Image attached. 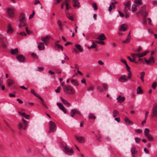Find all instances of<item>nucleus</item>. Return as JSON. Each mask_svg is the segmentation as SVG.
I'll return each mask as SVG.
<instances>
[{
  "label": "nucleus",
  "instance_id": "nucleus-1",
  "mask_svg": "<svg viewBox=\"0 0 157 157\" xmlns=\"http://www.w3.org/2000/svg\"><path fill=\"white\" fill-rule=\"evenodd\" d=\"M63 90L65 93L67 95H72L75 93V90L69 85L64 86Z\"/></svg>",
  "mask_w": 157,
  "mask_h": 157
},
{
  "label": "nucleus",
  "instance_id": "nucleus-2",
  "mask_svg": "<svg viewBox=\"0 0 157 157\" xmlns=\"http://www.w3.org/2000/svg\"><path fill=\"white\" fill-rule=\"evenodd\" d=\"M49 133L54 132L56 130L57 127L54 122L50 121L49 122Z\"/></svg>",
  "mask_w": 157,
  "mask_h": 157
},
{
  "label": "nucleus",
  "instance_id": "nucleus-3",
  "mask_svg": "<svg viewBox=\"0 0 157 157\" xmlns=\"http://www.w3.org/2000/svg\"><path fill=\"white\" fill-rule=\"evenodd\" d=\"M22 121L23 122V123H20L19 124V128L20 130L22 129L24 130H25L26 128L28 123L26 121L24 120L23 118H22Z\"/></svg>",
  "mask_w": 157,
  "mask_h": 157
},
{
  "label": "nucleus",
  "instance_id": "nucleus-4",
  "mask_svg": "<svg viewBox=\"0 0 157 157\" xmlns=\"http://www.w3.org/2000/svg\"><path fill=\"white\" fill-rule=\"evenodd\" d=\"M152 114L151 117L152 118L156 117L157 118V105L153 106L151 109Z\"/></svg>",
  "mask_w": 157,
  "mask_h": 157
},
{
  "label": "nucleus",
  "instance_id": "nucleus-5",
  "mask_svg": "<svg viewBox=\"0 0 157 157\" xmlns=\"http://www.w3.org/2000/svg\"><path fill=\"white\" fill-rule=\"evenodd\" d=\"M8 16L11 18L14 17V9L12 8H8L7 9Z\"/></svg>",
  "mask_w": 157,
  "mask_h": 157
},
{
  "label": "nucleus",
  "instance_id": "nucleus-6",
  "mask_svg": "<svg viewBox=\"0 0 157 157\" xmlns=\"http://www.w3.org/2000/svg\"><path fill=\"white\" fill-rule=\"evenodd\" d=\"M65 152L68 155H71L73 153V152L71 149H70L66 146L64 147Z\"/></svg>",
  "mask_w": 157,
  "mask_h": 157
},
{
  "label": "nucleus",
  "instance_id": "nucleus-7",
  "mask_svg": "<svg viewBox=\"0 0 157 157\" xmlns=\"http://www.w3.org/2000/svg\"><path fill=\"white\" fill-rule=\"evenodd\" d=\"M57 105L58 106L59 109L62 111L64 113H67L66 109L62 103L57 102Z\"/></svg>",
  "mask_w": 157,
  "mask_h": 157
},
{
  "label": "nucleus",
  "instance_id": "nucleus-8",
  "mask_svg": "<svg viewBox=\"0 0 157 157\" xmlns=\"http://www.w3.org/2000/svg\"><path fill=\"white\" fill-rule=\"evenodd\" d=\"M16 59L19 61L21 62H24L26 61V59L22 55H20L17 56Z\"/></svg>",
  "mask_w": 157,
  "mask_h": 157
},
{
  "label": "nucleus",
  "instance_id": "nucleus-9",
  "mask_svg": "<svg viewBox=\"0 0 157 157\" xmlns=\"http://www.w3.org/2000/svg\"><path fill=\"white\" fill-rule=\"evenodd\" d=\"M71 117H73L74 114H77L78 115L80 114V112L76 109H73L71 110Z\"/></svg>",
  "mask_w": 157,
  "mask_h": 157
},
{
  "label": "nucleus",
  "instance_id": "nucleus-10",
  "mask_svg": "<svg viewBox=\"0 0 157 157\" xmlns=\"http://www.w3.org/2000/svg\"><path fill=\"white\" fill-rule=\"evenodd\" d=\"M118 80L120 82H125L128 81V78H126V76L125 75H122L120 78H118Z\"/></svg>",
  "mask_w": 157,
  "mask_h": 157
},
{
  "label": "nucleus",
  "instance_id": "nucleus-11",
  "mask_svg": "<svg viewBox=\"0 0 157 157\" xmlns=\"http://www.w3.org/2000/svg\"><path fill=\"white\" fill-rule=\"evenodd\" d=\"M50 36H47L45 37L42 36L41 37V40L44 42V44L47 45L48 42V40Z\"/></svg>",
  "mask_w": 157,
  "mask_h": 157
},
{
  "label": "nucleus",
  "instance_id": "nucleus-12",
  "mask_svg": "<svg viewBox=\"0 0 157 157\" xmlns=\"http://www.w3.org/2000/svg\"><path fill=\"white\" fill-rule=\"evenodd\" d=\"M127 25H126L124 24H122L119 28V30L120 31H125L127 29Z\"/></svg>",
  "mask_w": 157,
  "mask_h": 157
},
{
  "label": "nucleus",
  "instance_id": "nucleus-13",
  "mask_svg": "<svg viewBox=\"0 0 157 157\" xmlns=\"http://www.w3.org/2000/svg\"><path fill=\"white\" fill-rule=\"evenodd\" d=\"M13 32V30L11 27V25L9 24L8 25L7 33L8 34H11Z\"/></svg>",
  "mask_w": 157,
  "mask_h": 157
},
{
  "label": "nucleus",
  "instance_id": "nucleus-14",
  "mask_svg": "<svg viewBox=\"0 0 157 157\" xmlns=\"http://www.w3.org/2000/svg\"><path fill=\"white\" fill-rule=\"evenodd\" d=\"M61 101L67 107H69L70 106V103H69L67 100L63 99L62 97L60 98Z\"/></svg>",
  "mask_w": 157,
  "mask_h": 157
},
{
  "label": "nucleus",
  "instance_id": "nucleus-15",
  "mask_svg": "<svg viewBox=\"0 0 157 157\" xmlns=\"http://www.w3.org/2000/svg\"><path fill=\"white\" fill-rule=\"evenodd\" d=\"M148 50H146L141 53H138L137 56L139 57H141L146 55L148 52Z\"/></svg>",
  "mask_w": 157,
  "mask_h": 157
},
{
  "label": "nucleus",
  "instance_id": "nucleus-16",
  "mask_svg": "<svg viewBox=\"0 0 157 157\" xmlns=\"http://www.w3.org/2000/svg\"><path fill=\"white\" fill-rule=\"evenodd\" d=\"M97 44H98V40H96L95 41H93L92 45L90 47H88V48L89 49L95 48L96 47Z\"/></svg>",
  "mask_w": 157,
  "mask_h": 157
},
{
  "label": "nucleus",
  "instance_id": "nucleus-17",
  "mask_svg": "<svg viewBox=\"0 0 157 157\" xmlns=\"http://www.w3.org/2000/svg\"><path fill=\"white\" fill-rule=\"evenodd\" d=\"M76 138L78 141L80 143L84 142L85 141V138L83 137L76 136Z\"/></svg>",
  "mask_w": 157,
  "mask_h": 157
},
{
  "label": "nucleus",
  "instance_id": "nucleus-18",
  "mask_svg": "<svg viewBox=\"0 0 157 157\" xmlns=\"http://www.w3.org/2000/svg\"><path fill=\"white\" fill-rule=\"evenodd\" d=\"M65 12L67 17L68 19H69L70 20L72 21H73L74 20V19L73 18V17L70 15L68 11H65Z\"/></svg>",
  "mask_w": 157,
  "mask_h": 157
},
{
  "label": "nucleus",
  "instance_id": "nucleus-19",
  "mask_svg": "<svg viewBox=\"0 0 157 157\" xmlns=\"http://www.w3.org/2000/svg\"><path fill=\"white\" fill-rule=\"evenodd\" d=\"M26 25V21H20L19 27L20 28H21Z\"/></svg>",
  "mask_w": 157,
  "mask_h": 157
},
{
  "label": "nucleus",
  "instance_id": "nucleus-20",
  "mask_svg": "<svg viewBox=\"0 0 157 157\" xmlns=\"http://www.w3.org/2000/svg\"><path fill=\"white\" fill-rule=\"evenodd\" d=\"M125 99V98L124 97H121V95H119L117 98V99L118 102L121 103Z\"/></svg>",
  "mask_w": 157,
  "mask_h": 157
},
{
  "label": "nucleus",
  "instance_id": "nucleus-21",
  "mask_svg": "<svg viewBox=\"0 0 157 157\" xmlns=\"http://www.w3.org/2000/svg\"><path fill=\"white\" fill-rule=\"evenodd\" d=\"M124 121L125 123L128 125H132L133 124V122L130 120L127 117H125L124 118Z\"/></svg>",
  "mask_w": 157,
  "mask_h": 157
},
{
  "label": "nucleus",
  "instance_id": "nucleus-22",
  "mask_svg": "<svg viewBox=\"0 0 157 157\" xmlns=\"http://www.w3.org/2000/svg\"><path fill=\"white\" fill-rule=\"evenodd\" d=\"M107 38L103 33H101L99 35V40H106Z\"/></svg>",
  "mask_w": 157,
  "mask_h": 157
},
{
  "label": "nucleus",
  "instance_id": "nucleus-23",
  "mask_svg": "<svg viewBox=\"0 0 157 157\" xmlns=\"http://www.w3.org/2000/svg\"><path fill=\"white\" fill-rule=\"evenodd\" d=\"M71 81L72 84L75 86H77L79 85L78 81L76 79H71Z\"/></svg>",
  "mask_w": 157,
  "mask_h": 157
},
{
  "label": "nucleus",
  "instance_id": "nucleus-24",
  "mask_svg": "<svg viewBox=\"0 0 157 157\" xmlns=\"http://www.w3.org/2000/svg\"><path fill=\"white\" fill-rule=\"evenodd\" d=\"M136 91L137 94H141L143 93V90L140 86H138L137 87Z\"/></svg>",
  "mask_w": 157,
  "mask_h": 157
},
{
  "label": "nucleus",
  "instance_id": "nucleus-25",
  "mask_svg": "<svg viewBox=\"0 0 157 157\" xmlns=\"http://www.w3.org/2000/svg\"><path fill=\"white\" fill-rule=\"evenodd\" d=\"M131 2L130 1H128L127 4H125V10H126V8H128V9L129 10H130V6L131 5Z\"/></svg>",
  "mask_w": 157,
  "mask_h": 157
},
{
  "label": "nucleus",
  "instance_id": "nucleus-26",
  "mask_svg": "<svg viewBox=\"0 0 157 157\" xmlns=\"http://www.w3.org/2000/svg\"><path fill=\"white\" fill-rule=\"evenodd\" d=\"M102 86L103 87V88L101 90H99L100 92H102L103 90H107V85L105 84H104L102 85Z\"/></svg>",
  "mask_w": 157,
  "mask_h": 157
},
{
  "label": "nucleus",
  "instance_id": "nucleus-27",
  "mask_svg": "<svg viewBox=\"0 0 157 157\" xmlns=\"http://www.w3.org/2000/svg\"><path fill=\"white\" fill-rule=\"evenodd\" d=\"M20 21H26L25 15L24 14L21 13V14L20 17Z\"/></svg>",
  "mask_w": 157,
  "mask_h": 157
},
{
  "label": "nucleus",
  "instance_id": "nucleus-28",
  "mask_svg": "<svg viewBox=\"0 0 157 157\" xmlns=\"http://www.w3.org/2000/svg\"><path fill=\"white\" fill-rule=\"evenodd\" d=\"M75 47L78 50L79 52H82L83 51L82 49L81 48L79 44H75Z\"/></svg>",
  "mask_w": 157,
  "mask_h": 157
},
{
  "label": "nucleus",
  "instance_id": "nucleus-29",
  "mask_svg": "<svg viewBox=\"0 0 157 157\" xmlns=\"http://www.w3.org/2000/svg\"><path fill=\"white\" fill-rule=\"evenodd\" d=\"M11 53L12 54H15L18 52V49L17 48H16L13 49L11 50Z\"/></svg>",
  "mask_w": 157,
  "mask_h": 157
},
{
  "label": "nucleus",
  "instance_id": "nucleus-30",
  "mask_svg": "<svg viewBox=\"0 0 157 157\" xmlns=\"http://www.w3.org/2000/svg\"><path fill=\"white\" fill-rule=\"evenodd\" d=\"M55 47L57 48L58 49H61L62 51L63 50V46L62 45H61L59 44L56 43L55 44Z\"/></svg>",
  "mask_w": 157,
  "mask_h": 157
},
{
  "label": "nucleus",
  "instance_id": "nucleus-31",
  "mask_svg": "<svg viewBox=\"0 0 157 157\" xmlns=\"http://www.w3.org/2000/svg\"><path fill=\"white\" fill-rule=\"evenodd\" d=\"M113 117H115L119 114V112L116 110H114L113 112Z\"/></svg>",
  "mask_w": 157,
  "mask_h": 157
},
{
  "label": "nucleus",
  "instance_id": "nucleus-32",
  "mask_svg": "<svg viewBox=\"0 0 157 157\" xmlns=\"http://www.w3.org/2000/svg\"><path fill=\"white\" fill-rule=\"evenodd\" d=\"M136 5H133L132 8V12H135L136 11Z\"/></svg>",
  "mask_w": 157,
  "mask_h": 157
},
{
  "label": "nucleus",
  "instance_id": "nucleus-33",
  "mask_svg": "<svg viewBox=\"0 0 157 157\" xmlns=\"http://www.w3.org/2000/svg\"><path fill=\"white\" fill-rule=\"evenodd\" d=\"M141 15L144 17H146L147 16V13L145 11H143L140 12Z\"/></svg>",
  "mask_w": 157,
  "mask_h": 157
},
{
  "label": "nucleus",
  "instance_id": "nucleus-34",
  "mask_svg": "<svg viewBox=\"0 0 157 157\" xmlns=\"http://www.w3.org/2000/svg\"><path fill=\"white\" fill-rule=\"evenodd\" d=\"M115 7V5L114 3H112L109 6V12H111L113 8H114Z\"/></svg>",
  "mask_w": 157,
  "mask_h": 157
},
{
  "label": "nucleus",
  "instance_id": "nucleus-35",
  "mask_svg": "<svg viewBox=\"0 0 157 157\" xmlns=\"http://www.w3.org/2000/svg\"><path fill=\"white\" fill-rule=\"evenodd\" d=\"M146 136L147 139L150 141H152L153 139V138L152 136L149 134L148 135H147V136Z\"/></svg>",
  "mask_w": 157,
  "mask_h": 157
},
{
  "label": "nucleus",
  "instance_id": "nucleus-36",
  "mask_svg": "<svg viewBox=\"0 0 157 157\" xmlns=\"http://www.w3.org/2000/svg\"><path fill=\"white\" fill-rule=\"evenodd\" d=\"M140 78L141 80L143 82L144 81V78L145 75V72H142L140 73Z\"/></svg>",
  "mask_w": 157,
  "mask_h": 157
},
{
  "label": "nucleus",
  "instance_id": "nucleus-37",
  "mask_svg": "<svg viewBox=\"0 0 157 157\" xmlns=\"http://www.w3.org/2000/svg\"><path fill=\"white\" fill-rule=\"evenodd\" d=\"M66 11H68V10L69 9L71 8L70 5L68 3H67L66 4Z\"/></svg>",
  "mask_w": 157,
  "mask_h": 157
},
{
  "label": "nucleus",
  "instance_id": "nucleus-38",
  "mask_svg": "<svg viewBox=\"0 0 157 157\" xmlns=\"http://www.w3.org/2000/svg\"><path fill=\"white\" fill-rule=\"evenodd\" d=\"M38 48L39 50H44V49L45 47L44 46H41L38 43Z\"/></svg>",
  "mask_w": 157,
  "mask_h": 157
},
{
  "label": "nucleus",
  "instance_id": "nucleus-39",
  "mask_svg": "<svg viewBox=\"0 0 157 157\" xmlns=\"http://www.w3.org/2000/svg\"><path fill=\"white\" fill-rule=\"evenodd\" d=\"M14 81L11 79H8L7 80V83L9 86H10L13 83Z\"/></svg>",
  "mask_w": 157,
  "mask_h": 157
},
{
  "label": "nucleus",
  "instance_id": "nucleus-40",
  "mask_svg": "<svg viewBox=\"0 0 157 157\" xmlns=\"http://www.w3.org/2000/svg\"><path fill=\"white\" fill-rule=\"evenodd\" d=\"M134 3L137 5L142 4L141 0H134Z\"/></svg>",
  "mask_w": 157,
  "mask_h": 157
},
{
  "label": "nucleus",
  "instance_id": "nucleus-41",
  "mask_svg": "<svg viewBox=\"0 0 157 157\" xmlns=\"http://www.w3.org/2000/svg\"><path fill=\"white\" fill-rule=\"evenodd\" d=\"M131 154H134L136 152V148L135 147H133L131 149Z\"/></svg>",
  "mask_w": 157,
  "mask_h": 157
},
{
  "label": "nucleus",
  "instance_id": "nucleus-42",
  "mask_svg": "<svg viewBox=\"0 0 157 157\" xmlns=\"http://www.w3.org/2000/svg\"><path fill=\"white\" fill-rule=\"evenodd\" d=\"M130 39L131 38L128 37L127 36L126 39L124 40L123 42L124 43H128L130 42Z\"/></svg>",
  "mask_w": 157,
  "mask_h": 157
},
{
  "label": "nucleus",
  "instance_id": "nucleus-43",
  "mask_svg": "<svg viewBox=\"0 0 157 157\" xmlns=\"http://www.w3.org/2000/svg\"><path fill=\"white\" fill-rule=\"evenodd\" d=\"M149 132H150V131L148 129H147V128L145 129L144 130V133H145L144 136H147V135L149 134Z\"/></svg>",
  "mask_w": 157,
  "mask_h": 157
},
{
  "label": "nucleus",
  "instance_id": "nucleus-44",
  "mask_svg": "<svg viewBox=\"0 0 157 157\" xmlns=\"http://www.w3.org/2000/svg\"><path fill=\"white\" fill-rule=\"evenodd\" d=\"M92 7L95 10H97L98 9L97 5L96 3H94L92 4Z\"/></svg>",
  "mask_w": 157,
  "mask_h": 157
},
{
  "label": "nucleus",
  "instance_id": "nucleus-45",
  "mask_svg": "<svg viewBox=\"0 0 157 157\" xmlns=\"http://www.w3.org/2000/svg\"><path fill=\"white\" fill-rule=\"evenodd\" d=\"M94 89V87L93 86H91L89 87H88L87 90L88 91H93Z\"/></svg>",
  "mask_w": 157,
  "mask_h": 157
},
{
  "label": "nucleus",
  "instance_id": "nucleus-46",
  "mask_svg": "<svg viewBox=\"0 0 157 157\" xmlns=\"http://www.w3.org/2000/svg\"><path fill=\"white\" fill-rule=\"evenodd\" d=\"M146 10V6H142L140 8V12H142L143 11H145Z\"/></svg>",
  "mask_w": 157,
  "mask_h": 157
},
{
  "label": "nucleus",
  "instance_id": "nucleus-47",
  "mask_svg": "<svg viewBox=\"0 0 157 157\" xmlns=\"http://www.w3.org/2000/svg\"><path fill=\"white\" fill-rule=\"evenodd\" d=\"M142 49V48L140 47H139L137 49L134 51V52H139L141 51Z\"/></svg>",
  "mask_w": 157,
  "mask_h": 157
},
{
  "label": "nucleus",
  "instance_id": "nucleus-48",
  "mask_svg": "<svg viewBox=\"0 0 157 157\" xmlns=\"http://www.w3.org/2000/svg\"><path fill=\"white\" fill-rule=\"evenodd\" d=\"M149 60L150 62H152L153 63L155 62L154 58L153 56H151L149 58Z\"/></svg>",
  "mask_w": 157,
  "mask_h": 157
},
{
  "label": "nucleus",
  "instance_id": "nucleus-49",
  "mask_svg": "<svg viewBox=\"0 0 157 157\" xmlns=\"http://www.w3.org/2000/svg\"><path fill=\"white\" fill-rule=\"evenodd\" d=\"M73 6L75 8H79L80 7V6L79 4H78L77 3H74Z\"/></svg>",
  "mask_w": 157,
  "mask_h": 157
},
{
  "label": "nucleus",
  "instance_id": "nucleus-50",
  "mask_svg": "<svg viewBox=\"0 0 157 157\" xmlns=\"http://www.w3.org/2000/svg\"><path fill=\"white\" fill-rule=\"evenodd\" d=\"M103 40H99V44L101 45H104L105 44V43L103 41Z\"/></svg>",
  "mask_w": 157,
  "mask_h": 157
},
{
  "label": "nucleus",
  "instance_id": "nucleus-51",
  "mask_svg": "<svg viewBox=\"0 0 157 157\" xmlns=\"http://www.w3.org/2000/svg\"><path fill=\"white\" fill-rule=\"evenodd\" d=\"M32 56L35 59H38V56L37 55L35 54L34 53H32L31 54Z\"/></svg>",
  "mask_w": 157,
  "mask_h": 157
},
{
  "label": "nucleus",
  "instance_id": "nucleus-52",
  "mask_svg": "<svg viewBox=\"0 0 157 157\" xmlns=\"http://www.w3.org/2000/svg\"><path fill=\"white\" fill-rule=\"evenodd\" d=\"M157 86V83L156 82H154L152 85L151 87L154 89H155Z\"/></svg>",
  "mask_w": 157,
  "mask_h": 157
},
{
  "label": "nucleus",
  "instance_id": "nucleus-53",
  "mask_svg": "<svg viewBox=\"0 0 157 157\" xmlns=\"http://www.w3.org/2000/svg\"><path fill=\"white\" fill-rule=\"evenodd\" d=\"M135 140L136 143H138L140 141V138L136 137L135 138Z\"/></svg>",
  "mask_w": 157,
  "mask_h": 157
},
{
  "label": "nucleus",
  "instance_id": "nucleus-54",
  "mask_svg": "<svg viewBox=\"0 0 157 157\" xmlns=\"http://www.w3.org/2000/svg\"><path fill=\"white\" fill-rule=\"evenodd\" d=\"M41 104L44 108L45 109L47 108V106L45 104V103L44 102V101L41 102Z\"/></svg>",
  "mask_w": 157,
  "mask_h": 157
},
{
  "label": "nucleus",
  "instance_id": "nucleus-55",
  "mask_svg": "<svg viewBox=\"0 0 157 157\" xmlns=\"http://www.w3.org/2000/svg\"><path fill=\"white\" fill-rule=\"evenodd\" d=\"M124 13L125 14V17L126 18H128L129 17V14L127 13V10H124Z\"/></svg>",
  "mask_w": 157,
  "mask_h": 157
},
{
  "label": "nucleus",
  "instance_id": "nucleus-56",
  "mask_svg": "<svg viewBox=\"0 0 157 157\" xmlns=\"http://www.w3.org/2000/svg\"><path fill=\"white\" fill-rule=\"evenodd\" d=\"M137 55H138V53H132L131 54V56H132V57L133 58H135V59L136 57V56H137Z\"/></svg>",
  "mask_w": 157,
  "mask_h": 157
},
{
  "label": "nucleus",
  "instance_id": "nucleus-57",
  "mask_svg": "<svg viewBox=\"0 0 157 157\" xmlns=\"http://www.w3.org/2000/svg\"><path fill=\"white\" fill-rule=\"evenodd\" d=\"M25 30L27 33L28 34H30L31 33V32L28 29V27L26 26L25 27Z\"/></svg>",
  "mask_w": 157,
  "mask_h": 157
},
{
  "label": "nucleus",
  "instance_id": "nucleus-58",
  "mask_svg": "<svg viewBox=\"0 0 157 157\" xmlns=\"http://www.w3.org/2000/svg\"><path fill=\"white\" fill-rule=\"evenodd\" d=\"M31 93L33 94L35 96H37V94L35 93L34 90L33 89H32L31 90Z\"/></svg>",
  "mask_w": 157,
  "mask_h": 157
},
{
  "label": "nucleus",
  "instance_id": "nucleus-59",
  "mask_svg": "<svg viewBox=\"0 0 157 157\" xmlns=\"http://www.w3.org/2000/svg\"><path fill=\"white\" fill-rule=\"evenodd\" d=\"M135 131L136 132L138 133H141L142 132V130L140 129H136L135 130Z\"/></svg>",
  "mask_w": 157,
  "mask_h": 157
},
{
  "label": "nucleus",
  "instance_id": "nucleus-60",
  "mask_svg": "<svg viewBox=\"0 0 157 157\" xmlns=\"http://www.w3.org/2000/svg\"><path fill=\"white\" fill-rule=\"evenodd\" d=\"M61 89V87L60 86L58 87L57 89L55 90V91L56 93H59L60 92V90Z\"/></svg>",
  "mask_w": 157,
  "mask_h": 157
},
{
  "label": "nucleus",
  "instance_id": "nucleus-61",
  "mask_svg": "<svg viewBox=\"0 0 157 157\" xmlns=\"http://www.w3.org/2000/svg\"><path fill=\"white\" fill-rule=\"evenodd\" d=\"M127 58L130 61L132 62H134V60H135V58L132 59L129 56H128Z\"/></svg>",
  "mask_w": 157,
  "mask_h": 157
},
{
  "label": "nucleus",
  "instance_id": "nucleus-62",
  "mask_svg": "<svg viewBox=\"0 0 157 157\" xmlns=\"http://www.w3.org/2000/svg\"><path fill=\"white\" fill-rule=\"evenodd\" d=\"M132 75L131 72L130 71L129 72V73L128 74V76H127L128 78L129 79L130 78L132 77Z\"/></svg>",
  "mask_w": 157,
  "mask_h": 157
},
{
  "label": "nucleus",
  "instance_id": "nucleus-63",
  "mask_svg": "<svg viewBox=\"0 0 157 157\" xmlns=\"http://www.w3.org/2000/svg\"><path fill=\"white\" fill-rule=\"evenodd\" d=\"M19 34L21 36H26L27 35V34L24 32H21Z\"/></svg>",
  "mask_w": 157,
  "mask_h": 157
},
{
  "label": "nucleus",
  "instance_id": "nucleus-64",
  "mask_svg": "<svg viewBox=\"0 0 157 157\" xmlns=\"http://www.w3.org/2000/svg\"><path fill=\"white\" fill-rule=\"evenodd\" d=\"M121 61L122 63H123L124 64H125L127 63L126 60L124 59H121Z\"/></svg>",
  "mask_w": 157,
  "mask_h": 157
}]
</instances>
